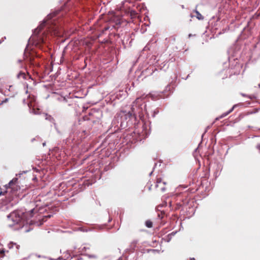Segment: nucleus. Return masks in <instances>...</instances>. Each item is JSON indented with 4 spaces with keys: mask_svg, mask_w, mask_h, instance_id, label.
Masks as SVG:
<instances>
[{
    "mask_svg": "<svg viewBox=\"0 0 260 260\" xmlns=\"http://www.w3.org/2000/svg\"><path fill=\"white\" fill-rule=\"evenodd\" d=\"M60 11L54 12L48 15L43 23L34 31L29 39V42L36 47L41 48L42 45L46 44L47 34L59 36L61 35V29L57 24V15Z\"/></svg>",
    "mask_w": 260,
    "mask_h": 260,
    "instance_id": "nucleus-1",
    "label": "nucleus"
},
{
    "mask_svg": "<svg viewBox=\"0 0 260 260\" xmlns=\"http://www.w3.org/2000/svg\"><path fill=\"white\" fill-rule=\"evenodd\" d=\"M5 187L7 196L5 199H0V209L5 207V209H8L18 202L19 193L18 191L20 190V187L18 185V178H14Z\"/></svg>",
    "mask_w": 260,
    "mask_h": 260,
    "instance_id": "nucleus-2",
    "label": "nucleus"
},
{
    "mask_svg": "<svg viewBox=\"0 0 260 260\" xmlns=\"http://www.w3.org/2000/svg\"><path fill=\"white\" fill-rule=\"evenodd\" d=\"M37 210L34 208L28 212L14 211L10 215L14 224H19L21 228H24L25 224L28 223L29 219L37 213Z\"/></svg>",
    "mask_w": 260,
    "mask_h": 260,
    "instance_id": "nucleus-3",
    "label": "nucleus"
},
{
    "mask_svg": "<svg viewBox=\"0 0 260 260\" xmlns=\"http://www.w3.org/2000/svg\"><path fill=\"white\" fill-rule=\"evenodd\" d=\"M167 183L162 178H157L155 182V187L158 190L164 192L166 189V185Z\"/></svg>",
    "mask_w": 260,
    "mask_h": 260,
    "instance_id": "nucleus-4",
    "label": "nucleus"
},
{
    "mask_svg": "<svg viewBox=\"0 0 260 260\" xmlns=\"http://www.w3.org/2000/svg\"><path fill=\"white\" fill-rule=\"evenodd\" d=\"M17 77L19 79H23L25 80H27L28 79H31V76L28 73H27V74H25L24 72L22 71L20 72L17 74Z\"/></svg>",
    "mask_w": 260,
    "mask_h": 260,
    "instance_id": "nucleus-5",
    "label": "nucleus"
},
{
    "mask_svg": "<svg viewBox=\"0 0 260 260\" xmlns=\"http://www.w3.org/2000/svg\"><path fill=\"white\" fill-rule=\"evenodd\" d=\"M14 246H15L16 249H19V245H17L16 243H14L13 242H10L8 244V247L9 249H12L14 247Z\"/></svg>",
    "mask_w": 260,
    "mask_h": 260,
    "instance_id": "nucleus-6",
    "label": "nucleus"
},
{
    "mask_svg": "<svg viewBox=\"0 0 260 260\" xmlns=\"http://www.w3.org/2000/svg\"><path fill=\"white\" fill-rule=\"evenodd\" d=\"M194 12L196 14V16L197 18V19H198L199 20H203L204 19V17L202 15V14L199 11H198L197 10H195Z\"/></svg>",
    "mask_w": 260,
    "mask_h": 260,
    "instance_id": "nucleus-7",
    "label": "nucleus"
},
{
    "mask_svg": "<svg viewBox=\"0 0 260 260\" xmlns=\"http://www.w3.org/2000/svg\"><path fill=\"white\" fill-rule=\"evenodd\" d=\"M145 225L147 228H151L152 227L153 223L151 221L148 220L146 221Z\"/></svg>",
    "mask_w": 260,
    "mask_h": 260,
    "instance_id": "nucleus-8",
    "label": "nucleus"
},
{
    "mask_svg": "<svg viewBox=\"0 0 260 260\" xmlns=\"http://www.w3.org/2000/svg\"><path fill=\"white\" fill-rule=\"evenodd\" d=\"M76 260H88L86 256L85 255H80L77 257Z\"/></svg>",
    "mask_w": 260,
    "mask_h": 260,
    "instance_id": "nucleus-9",
    "label": "nucleus"
},
{
    "mask_svg": "<svg viewBox=\"0 0 260 260\" xmlns=\"http://www.w3.org/2000/svg\"><path fill=\"white\" fill-rule=\"evenodd\" d=\"M5 250L4 249H0V255L1 257H4L5 255Z\"/></svg>",
    "mask_w": 260,
    "mask_h": 260,
    "instance_id": "nucleus-10",
    "label": "nucleus"
},
{
    "mask_svg": "<svg viewBox=\"0 0 260 260\" xmlns=\"http://www.w3.org/2000/svg\"><path fill=\"white\" fill-rule=\"evenodd\" d=\"M182 206V205L180 203H177L176 204V206L175 208V210H178L180 208V207Z\"/></svg>",
    "mask_w": 260,
    "mask_h": 260,
    "instance_id": "nucleus-11",
    "label": "nucleus"
},
{
    "mask_svg": "<svg viewBox=\"0 0 260 260\" xmlns=\"http://www.w3.org/2000/svg\"><path fill=\"white\" fill-rule=\"evenodd\" d=\"M40 190L39 189H35L34 190V192L33 193H35L36 194L39 193V196H40Z\"/></svg>",
    "mask_w": 260,
    "mask_h": 260,
    "instance_id": "nucleus-12",
    "label": "nucleus"
},
{
    "mask_svg": "<svg viewBox=\"0 0 260 260\" xmlns=\"http://www.w3.org/2000/svg\"><path fill=\"white\" fill-rule=\"evenodd\" d=\"M51 215H48V216H44V217L43 218V221H45L46 219L45 220V218L46 219L47 218H50L51 217Z\"/></svg>",
    "mask_w": 260,
    "mask_h": 260,
    "instance_id": "nucleus-13",
    "label": "nucleus"
},
{
    "mask_svg": "<svg viewBox=\"0 0 260 260\" xmlns=\"http://www.w3.org/2000/svg\"><path fill=\"white\" fill-rule=\"evenodd\" d=\"M8 100V99H6L4 101L0 102V105H2L5 102H6Z\"/></svg>",
    "mask_w": 260,
    "mask_h": 260,
    "instance_id": "nucleus-14",
    "label": "nucleus"
},
{
    "mask_svg": "<svg viewBox=\"0 0 260 260\" xmlns=\"http://www.w3.org/2000/svg\"><path fill=\"white\" fill-rule=\"evenodd\" d=\"M34 200H35V202H37L38 201H41L40 198H38V197H36V199H34Z\"/></svg>",
    "mask_w": 260,
    "mask_h": 260,
    "instance_id": "nucleus-15",
    "label": "nucleus"
},
{
    "mask_svg": "<svg viewBox=\"0 0 260 260\" xmlns=\"http://www.w3.org/2000/svg\"><path fill=\"white\" fill-rule=\"evenodd\" d=\"M27 51H28V49L26 48L25 50V52H24V54L27 57Z\"/></svg>",
    "mask_w": 260,
    "mask_h": 260,
    "instance_id": "nucleus-16",
    "label": "nucleus"
},
{
    "mask_svg": "<svg viewBox=\"0 0 260 260\" xmlns=\"http://www.w3.org/2000/svg\"><path fill=\"white\" fill-rule=\"evenodd\" d=\"M109 28V27L108 26L105 27L104 29H103V31H106V30H108Z\"/></svg>",
    "mask_w": 260,
    "mask_h": 260,
    "instance_id": "nucleus-17",
    "label": "nucleus"
},
{
    "mask_svg": "<svg viewBox=\"0 0 260 260\" xmlns=\"http://www.w3.org/2000/svg\"><path fill=\"white\" fill-rule=\"evenodd\" d=\"M256 147L260 151V144L257 145Z\"/></svg>",
    "mask_w": 260,
    "mask_h": 260,
    "instance_id": "nucleus-18",
    "label": "nucleus"
},
{
    "mask_svg": "<svg viewBox=\"0 0 260 260\" xmlns=\"http://www.w3.org/2000/svg\"><path fill=\"white\" fill-rule=\"evenodd\" d=\"M233 109H234V107L230 111V112L229 113L232 112L233 111Z\"/></svg>",
    "mask_w": 260,
    "mask_h": 260,
    "instance_id": "nucleus-19",
    "label": "nucleus"
},
{
    "mask_svg": "<svg viewBox=\"0 0 260 260\" xmlns=\"http://www.w3.org/2000/svg\"><path fill=\"white\" fill-rule=\"evenodd\" d=\"M24 231H25V232H28V231H29V230H24Z\"/></svg>",
    "mask_w": 260,
    "mask_h": 260,
    "instance_id": "nucleus-20",
    "label": "nucleus"
},
{
    "mask_svg": "<svg viewBox=\"0 0 260 260\" xmlns=\"http://www.w3.org/2000/svg\"><path fill=\"white\" fill-rule=\"evenodd\" d=\"M190 260H195L194 258H191Z\"/></svg>",
    "mask_w": 260,
    "mask_h": 260,
    "instance_id": "nucleus-21",
    "label": "nucleus"
},
{
    "mask_svg": "<svg viewBox=\"0 0 260 260\" xmlns=\"http://www.w3.org/2000/svg\"><path fill=\"white\" fill-rule=\"evenodd\" d=\"M30 61H31V60H32V59H31V57L30 58Z\"/></svg>",
    "mask_w": 260,
    "mask_h": 260,
    "instance_id": "nucleus-22",
    "label": "nucleus"
}]
</instances>
